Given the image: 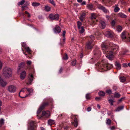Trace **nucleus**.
Here are the masks:
<instances>
[{"label":"nucleus","mask_w":130,"mask_h":130,"mask_svg":"<svg viewBox=\"0 0 130 130\" xmlns=\"http://www.w3.org/2000/svg\"><path fill=\"white\" fill-rule=\"evenodd\" d=\"M12 70L10 68L5 67L3 68L2 71V75L6 78L11 77L12 75Z\"/></svg>","instance_id":"1"},{"label":"nucleus","mask_w":130,"mask_h":130,"mask_svg":"<svg viewBox=\"0 0 130 130\" xmlns=\"http://www.w3.org/2000/svg\"><path fill=\"white\" fill-rule=\"evenodd\" d=\"M101 63L102 65L101 69H103L104 68H105L107 70H109L112 67V65L109 64L105 62H104L103 61L101 62Z\"/></svg>","instance_id":"2"},{"label":"nucleus","mask_w":130,"mask_h":130,"mask_svg":"<svg viewBox=\"0 0 130 130\" xmlns=\"http://www.w3.org/2000/svg\"><path fill=\"white\" fill-rule=\"evenodd\" d=\"M48 105V102H43L40 106L39 107L37 111V113L38 114L40 113L41 112L43 109H44Z\"/></svg>","instance_id":"3"},{"label":"nucleus","mask_w":130,"mask_h":130,"mask_svg":"<svg viewBox=\"0 0 130 130\" xmlns=\"http://www.w3.org/2000/svg\"><path fill=\"white\" fill-rule=\"evenodd\" d=\"M118 50V48H114L112 49V51H110L108 53L107 56L105 55L106 57H108V56L109 57L111 56H115V55L116 54L117 51Z\"/></svg>","instance_id":"4"},{"label":"nucleus","mask_w":130,"mask_h":130,"mask_svg":"<svg viewBox=\"0 0 130 130\" xmlns=\"http://www.w3.org/2000/svg\"><path fill=\"white\" fill-rule=\"evenodd\" d=\"M36 123L35 122L32 121L29 124L28 129V130H36Z\"/></svg>","instance_id":"5"},{"label":"nucleus","mask_w":130,"mask_h":130,"mask_svg":"<svg viewBox=\"0 0 130 130\" xmlns=\"http://www.w3.org/2000/svg\"><path fill=\"white\" fill-rule=\"evenodd\" d=\"M59 17V15L58 14H50L49 15L50 19L51 20H58Z\"/></svg>","instance_id":"6"},{"label":"nucleus","mask_w":130,"mask_h":130,"mask_svg":"<svg viewBox=\"0 0 130 130\" xmlns=\"http://www.w3.org/2000/svg\"><path fill=\"white\" fill-rule=\"evenodd\" d=\"M8 90L10 92L14 93L16 91V88L14 85H11L8 87Z\"/></svg>","instance_id":"7"},{"label":"nucleus","mask_w":130,"mask_h":130,"mask_svg":"<svg viewBox=\"0 0 130 130\" xmlns=\"http://www.w3.org/2000/svg\"><path fill=\"white\" fill-rule=\"evenodd\" d=\"M94 56L99 57L101 56V53L100 51L98 49H95L94 52Z\"/></svg>","instance_id":"8"},{"label":"nucleus","mask_w":130,"mask_h":130,"mask_svg":"<svg viewBox=\"0 0 130 130\" xmlns=\"http://www.w3.org/2000/svg\"><path fill=\"white\" fill-rule=\"evenodd\" d=\"M33 79L34 77L32 74L29 75L28 77V82L26 84L27 85L29 84H31Z\"/></svg>","instance_id":"9"},{"label":"nucleus","mask_w":130,"mask_h":130,"mask_svg":"<svg viewBox=\"0 0 130 130\" xmlns=\"http://www.w3.org/2000/svg\"><path fill=\"white\" fill-rule=\"evenodd\" d=\"M99 9H101L105 13H107L109 12V11L106 8L102 5H100L98 6Z\"/></svg>","instance_id":"10"},{"label":"nucleus","mask_w":130,"mask_h":130,"mask_svg":"<svg viewBox=\"0 0 130 130\" xmlns=\"http://www.w3.org/2000/svg\"><path fill=\"white\" fill-rule=\"evenodd\" d=\"M93 45L92 44V42H89L86 44V47L88 49H92L93 48Z\"/></svg>","instance_id":"11"},{"label":"nucleus","mask_w":130,"mask_h":130,"mask_svg":"<svg viewBox=\"0 0 130 130\" xmlns=\"http://www.w3.org/2000/svg\"><path fill=\"white\" fill-rule=\"evenodd\" d=\"M26 76V73L25 71H24L21 73L20 75V78L22 79H24Z\"/></svg>","instance_id":"12"},{"label":"nucleus","mask_w":130,"mask_h":130,"mask_svg":"<svg viewBox=\"0 0 130 130\" xmlns=\"http://www.w3.org/2000/svg\"><path fill=\"white\" fill-rule=\"evenodd\" d=\"M25 63L24 62H21L17 70V72H19L20 71V70L22 68L24 67L25 66Z\"/></svg>","instance_id":"13"},{"label":"nucleus","mask_w":130,"mask_h":130,"mask_svg":"<svg viewBox=\"0 0 130 130\" xmlns=\"http://www.w3.org/2000/svg\"><path fill=\"white\" fill-rule=\"evenodd\" d=\"M54 30L55 32L59 33L61 32V29L60 27L57 25L54 29Z\"/></svg>","instance_id":"14"},{"label":"nucleus","mask_w":130,"mask_h":130,"mask_svg":"<svg viewBox=\"0 0 130 130\" xmlns=\"http://www.w3.org/2000/svg\"><path fill=\"white\" fill-rule=\"evenodd\" d=\"M99 23L101 25V28L102 29H104L106 27V24L105 22L102 21H100Z\"/></svg>","instance_id":"15"},{"label":"nucleus","mask_w":130,"mask_h":130,"mask_svg":"<svg viewBox=\"0 0 130 130\" xmlns=\"http://www.w3.org/2000/svg\"><path fill=\"white\" fill-rule=\"evenodd\" d=\"M105 36L109 38H111L113 37L112 34L109 31H106Z\"/></svg>","instance_id":"16"},{"label":"nucleus","mask_w":130,"mask_h":130,"mask_svg":"<svg viewBox=\"0 0 130 130\" xmlns=\"http://www.w3.org/2000/svg\"><path fill=\"white\" fill-rule=\"evenodd\" d=\"M26 88H22L21 90V91L19 93V96L20 97H21V98H26L28 96V95L27 94H26L25 96H20V94L22 92H23V93H24L25 91V89H26Z\"/></svg>","instance_id":"17"},{"label":"nucleus","mask_w":130,"mask_h":130,"mask_svg":"<svg viewBox=\"0 0 130 130\" xmlns=\"http://www.w3.org/2000/svg\"><path fill=\"white\" fill-rule=\"evenodd\" d=\"M66 33V31L65 30L63 31V33H62V36L63 37V42L62 43H60V44L62 46H63V44L64 43V42L65 41V34Z\"/></svg>","instance_id":"18"},{"label":"nucleus","mask_w":130,"mask_h":130,"mask_svg":"<svg viewBox=\"0 0 130 130\" xmlns=\"http://www.w3.org/2000/svg\"><path fill=\"white\" fill-rule=\"evenodd\" d=\"M115 66H116V68L117 70H120L121 69V65L119 63L116 62H115Z\"/></svg>","instance_id":"19"},{"label":"nucleus","mask_w":130,"mask_h":130,"mask_svg":"<svg viewBox=\"0 0 130 130\" xmlns=\"http://www.w3.org/2000/svg\"><path fill=\"white\" fill-rule=\"evenodd\" d=\"M101 47L103 50H106L108 48V46L106 45L105 43H103L101 45Z\"/></svg>","instance_id":"20"},{"label":"nucleus","mask_w":130,"mask_h":130,"mask_svg":"<svg viewBox=\"0 0 130 130\" xmlns=\"http://www.w3.org/2000/svg\"><path fill=\"white\" fill-rule=\"evenodd\" d=\"M93 5L92 4H88L87 5V7L90 10H92L93 8Z\"/></svg>","instance_id":"21"},{"label":"nucleus","mask_w":130,"mask_h":130,"mask_svg":"<svg viewBox=\"0 0 130 130\" xmlns=\"http://www.w3.org/2000/svg\"><path fill=\"white\" fill-rule=\"evenodd\" d=\"M118 17L122 18H126L127 17V16L126 15L123 14L121 12L118 13Z\"/></svg>","instance_id":"22"},{"label":"nucleus","mask_w":130,"mask_h":130,"mask_svg":"<svg viewBox=\"0 0 130 130\" xmlns=\"http://www.w3.org/2000/svg\"><path fill=\"white\" fill-rule=\"evenodd\" d=\"M114 97L116 98H119L121 96V95L117 92L114 93Z\"/></svg>","instance_id":"23"},{"label":"nucleus","mask_w":130,"mask_h":130,"mask_svg":"<svg viewBox=\"0 0 130 130\" xmlns=\"http://www.w3.org/2000/svg\"><path fill=\"white\" fill-rule=\"evenodd\" d=\"M121 37L122 39H127L126 36V32H123L121 34Z\"/></svg>","instance_id":"24"},{"label":"nucleus","mask_w":130,"mask_h":130,"mask_svg":"<svg viewBox=\"0 0 130 130\" xmlns=\"http://www.w3.org/2000/svg\"><path fill=\"white\" fill-rule=\"evenodd\" d=\"M124 108V106L123 105H122L121 106H120L118 107L116 110V111H119L121 110H122Z\"/></svg>","instance_id":"25"},{"label":"nucleus","mask_w":130,"mask_h":130,"mask_svg":"<svg viewBox=\"0 0 130 130\" xmlns=\"http://www.w3.org/2000/svg\"><path fill=\"white\" fill-rule=\"evenodd\" d=\"M51 7L49 6H45L44 7L45 10L47 12L50 11Z\"/></svg>","instance_id":"26"},{"label":"nucleus","mask_w":130,"mask_h":130,"mask_svg":"<svg viewBox=\"0 0 130 130\" xmlns=\"http://www.w3.org/2000/svg\"><path fill=\"white\" fill-rule=\"evenodd\" d=\"M115 7L114 10V11L115 12H117L119 10L120 8L118 7V5H116L115 6Z\"/></svg>","instance_id":"27"},{"label":"nucleus","mask_w":130,"mask_h":130,"mask_svg":"<svg viewBox=\"0 0 130 130\" xmlns=\"http://www.w3.org/2000/svg\"><path fill=\"white\" fill-rule=\"evenodd\" d=\"M99 95L101 96H104L105 94V93L103 91H100L98 93Z\"/></svg>","instance_id":"28"},{"label":"nucleus","mask_w":130,"mask_h":130,"mask_svg":"<svg viewBox=\"0 0 130 130\" xmlns=\"http://www.w3.org/2000/svg\"><path fill=\"white\" fill-rule=\"evenodd\" d=\"M54 123L55 122L54 120L50 119L48 120V123L49 125H51L54 124Z\"/></svg>","instance_id":"29"},{"label":"nucleus","mask_w":130,"mask_h":130,"mask_svg":"<svg viewBox=\"0 0 130 130\" xmlns=\"http://www.w3.org/2000/svg\"><path fill=\"white\" fill-rule=\"evenodd\" d=\"M120 81L122 82H125L126 80V78L124 76H122L120 78Z\"/></svg>","instance_id":"30"},{"label":"nucleus","mask_w":130,"mask_h":130,"mask_svg":"<svg viewBox=\"0 0 130 130\" xmlns=\"http://www.w3.org/2000/svg\"><path fill=\"white\" fill-rule=\"evenodd\" d=\"M122 28L121 26H118L117 27L116 30L118 32H120L122 30Z\"/></svg>","instance_id":"31"},{"label":"nucleus","mask_w":130,"mask_h":130,"mask_svg":"<svg viewBox=\"0 0 130 130\" xmlns=\"http://www.w3.org/2000/svg\"><path fill=\"white\" fill-rule=\"evenodd\" d=\"M109 103L110 104L111 106L113 105V103L115 102V101H113L112 99H109L108 100Z\"/></svg>","instance_id":"32"},{"label":"nucleus","mask_w":130,"mask_h":130,"mask_svg":"<svg viewBox=\"0 0 130 130\" xmlns=\"http://www.w3.org/2000/svg\"><path fill=\"white\" fill-rule=\"evenodd\" d=\"M73 124L74 126L75 127H76L78 125V122L77 119H75L74 120V122L72 123Z\"/></svg>","instance_id":"33"},{"label":"nucleus","mask_w":130,"mask_h":130,"mask_svg":"<svg viewBox=\"0 0 130 130\" xmlns=\"http://www.w3.org/2000/svg\"><path fill=\"white\" fill-rule=\"evenodd\" d=\"M26 89H27V91L29 92V94H27L29 95L31 93H32L33 92V90L32 89H30L29 88H26Z\"/></svg>","instance_id":"34"},{"label":"nucleus","mask_w":130,"mask_h":130,"mask_svg":"<svg viewBox=\"0 0 130 130\" xmlns=\"http://www.w3.org/2000/svg\"><path fill=\"white\" fill-rule=\"evenodd\" d=\"M4 123V120L3 118H2L0 120V127L2 126Z\"/></svg>","instance_id":"35"},{"label":"nucleus","mask_w":130,"mask_h":130,"mask_svg":"<svg viewBox=\"0 0 130 130\" xmlns=\"http://www.w3.org/2000/svg\"><path fill=\"white\" fill-rule=\"evenodd\" d=\"M76 59L73 60L71 63V65L73 66H74L76 65Z\"/></svg>","instance_id":"36"},{"label":"nucleus","mask_w":130,"mask_h":130,"mask_svg":"<svg viewBox=\"0 0 130 130\" xmlns=\"http://www.w3.org/2000/svg\"><path fill=\"white\" fill-rule=\"evenodd\" d=\"M25 49L26 50L27 52L29 54H31L30 52H31V51L29 47H26Z\"/></svg>","instance_id":"37"},{"label":"nucleus","mask_w":130,"mask_h":130,"mask_svg":"<svg viewBox=\"0 0 130 130\" xmlns=\"http://www.w3.org/2000/svg\"><path fill=\"white\" fill-rule=\"evenodd\" d=\"M45 113H46V111H42V112L41 116L40 117H38V118L40 119V118H41L42 117H43L44 116H45Z\"/></svg>","instance_id":"38"},{"label":"nucleus","mask_w":130,"mask_h":130,"mask_svg":"<svg viewBox=\"0 0 130 130\" xmlns=\"http://www.w3.org/2000/svg\"><path fill=\"white\" fill-rule=\"evenodd\" d=\"M86 98L87 100H89L90 99V94L89 93H87L86 95Z\"/></svg>","instance_id":"39"},{"label":"nucleus","mask_w":130,"mask_h":130,"mask_svg":"<svg viewBox=\"0 0 130 130\" xmlns=\"http://www.w3.org/2000/svg\"><path fill=\"white\" fill-rule=\"evenodd\" d=\"M25 2V0H22L21 1L19 2L18 4V6L22 5Z\"/></svg>","instance_id":"40"},{"label":"nucleus","mask_w":130,"mask_h":130,"mask_svg":"<svg viewBox=\"0 0 130 130\" xmlns=\"http://www.w3.org/2000/svg\"><path fill=\"white\" fill-rule=\"evenodd\" d=\"M96 59H95V57H92L91 58L90 61L91 62L93 63L96 61Z\"/></svg>","instance_id":"41"},{"label":"nucleus","mask_w":130,"mask_h":130,"mask_svg":"<svg viewBox=\"0 0 130 130\" xmlns=\"http://www.w3.org/2000/svg\"><path fill=\"white\" fill-rule=\"evenodd\" d=\"M49 2L53 5L54 7L56 6V5L53 0H49Z\"/></svg>","instance_id":"42"},{"label":"nucleus","mask_w":130,"mask_h":130,"mask_svg":"<svg viewBox=\"0 0 130 130\" xmlns=\"http://www.w3.org/2000/svg\"><path fill=\"white\" fill-rule=\"evenodd\" d=\"M40 5V3H37L33 2L32 3V5L34 6H37Z\"/></svg>","instance_id":"43"},{"label":"nucleus","mask_w":130,"mask_h":130,"mask_svg":"<svg viewBox=\"0 0 130 130\" xmlns=\"http://www.w3.org/2000/svg\"><path fill=\"white\" fill-rule=\"evenodd\" d=\"M80 28L81 29V30H79L80 33V34L83 33L85 30L84 29V27L83 26H82Z\"/></svg>","instance_id":"44"},{"label":"nucleus","mask_w":130,"mask_h":130,"mask_svg":"<svg viewBox=\"0 0 130 130\" xmlns=\"http://www.w3.org/2000/svg\"><path fill=\"white\" fill-rule=\"evenodd\" d=\"M77 27L78 29H80V26L81 25H82V23L81 22H80L78 21L77 22Z\"/></svg>","instance_id":"45"},{"label":"nucleus","mask_w":130,"mask_h":130,"mask_svg":"<svg viewBox=\"0 0 130 130\" xmlns=\"http://www.w3.org/2000/svg\"><path fill=\"white\" fill-rule=\"evenodd\" d=\"M111 123V121L110 119H108L107 120L106 124L108 125H110Z\"/></svg>","instance_id":"46"},{"label":"nucleus","mask_w":130,"mask_h":130,"mask_svg":"<svg viewBox=\"0 0 130 130\" xmlns=\"http://www.w3.org/2000/svg\"><path fill=\"white\" fill-rule=\"evenodd\" d=\"M106 92L109 94L112 93V91L110 89L107 90L106 91Z\"/></svg>","instance_id":"47"},{"label":"nucleus","mask_w":130,"mask_h":130,"mask_svg":"<svg viewBox=\"0 0 130 130\" xmlns=\"http://www.w3.org/2000/svg\"><path fill=\"white\" fill-rule=\"evenodd\" d=\"M91 18L92 19H96L95 15L94 13H92L91 14Z\"/></svg>","instance_id":"48"},{"label":"nucleus","mask_w":130,"mask_h":130,"mask_svg":"<svg viewBox=\"0 0 130 130\" xmlns=\"http://www.w3.org/2000/svg\"><path fill=\"white\" fill-rule=\"evenodd\" d=\"M45 116L46 117H48L50 115V112L49 111H46Z\"/></svg>","instance_id":"49"},{"label":"nucleus","mask_w":130,"mask_h":130,"mask_svg":"<svg viewBox=\"0 0 130 130\" xmlns=\"http://www.w3.org/2000/svg\"><path fill=\"white\" fill-rule=\"evenodd\" d=\"M28 5V2H27L26 3V4H25L24 5L25 6H22V11H23L25 9L24 8L26 7Z\"/></svg>","instance_id":"50"},{"label":"nucleus","mask_w":130,"mask_h":130,"mask_svg":"<svg viewBox=\"0 0 130 130\" xmlns=\"http://www.w3.org/2000/svg\"><path fill=\"white\" fill-rule=\"evenodd\" d=\"M116 22H115L113 20H112L111 22V24L113 26H115Z\"/></svg>","instance_id":"51"},{"label":"nucleus","mask_w":130,"mask_h":130,"mask_svg":"<svg viewBox=\"0 0 130 130\" xmlns=\"http://www.w3.org/2000/svg\"><path fill=\"white\" fill-rule=\"evenodd\" d=\"M124 98H122L121 99H120L119 100H118V102L117 103L118 104H119L120 102H121L124 99Z\"/></svg>","instance_id":"52"},{"label":"nucleus","mask_w":130,"mask_h":130,"mask_svg":"<svg viewBox=\"0 0 130 130\" xmlns=\"http://www.w3.org/2000/svg\"><path fill=\"white\" fill-rule=\"evenodd\" d=\"M25 13L28 15L27 17L28 18H30V14L27 11H26L25 12Z\"/></svg>","instance_id":"53"},{"label":"nucleus","mask_w":130,"mask_h":130,"mask_svg":"<svg viewBox=\"0 0 130 130\" xmlns=\"http://www.w3.org/2000/svg\"><path fill=\"white\" fill-rule=\"evenodd\" d=\"M26 44L25 43H23L22 45V47H23L25 49H26Z\"/></svg>","instance_id":"54"},{"label":"nucleus","mask_w":130,"mask_h":130,"mask_svg":"<svg viewBox=\"0 0 130 130\" xmlns=\"http://www.w3.org/2000/svg\"><path fill=\"white\" fill-rule=\"evenodd\" d=\"M85 18V17L82 16L81 15L80 17L79 18L80 20L82 21H83L84 20V18Z\"/></svg>","instance_id":"55"},{"label":"nucleus","mask_w":130,"mask_h":130,"mask_svg":"<svg viewBox=\"0 0 130 130\" xmlns=\"http://www.w3.org/2000/svg\"><path fill=\"white\" fill-rule=\"evenodd\" d=\"M122 65L123 67L124 68H126L128 67V64L127 63H123Z\"/></svg>","instance_id":"56"},{"label":"nucleus","mask_w":130,"mask_h":130,"mask_svg":"<svg viewBox=\"0 0 130 130\" xmlns=\"http://www.w3.org/2000/svg\"><path fill=\"white\" fill-rule=\"evenodd\" d=\"M31 62L30 61H28L27 63L28 65H30L31 64Z\"/></svg>","instance_id":"57"},{"label":"nucleus","mask_w":130,"mask_h":130,"mask_svg":"<svg viewBox=\"0 0 130 130\" xmlns=\"http://www.w3.org/2000/svg\"><path fill=\"white\" fill-rule=\"evenodd\" d=\"M3 66V64L2 62L1 61V60H0V70H1L2 67Z\"/></svg>","instance_id":"58"},{"label":"nucleus","mask_w":130,"mask_h":130,"mask_svg":"<svg viewBox=\"0 0 130 130\" xmlns=\"http://www.w3.org/2000/svg\"><path fill=\"white\" fill-rule=\"evenodd\" d=\"M91 107H89L87 108V110L89 112L91 110Z\"/></svg>","instance_id":"59"},{"label":"nucleus","mask_w":130,"mask_h":130,"mask_svg":"<svg viewBox=\"0 0 130 130\" xmlns=\"http://www.w3.org/2000/svg\"><path fill=\"white\" fill-rule=\"evenodd\" d=\"M63 70V68L62 67L61 68L60 70H59V73H61V72H62Z\"/></svg>","instance_id":"60"},{"label":"nucleus","mask_w":130,"mask_h":130,"mask_svg":"<svg viewBox=\"0 0 130 130\" xmlns=\"http://www.w3.org/2000/svg\"><path fill=\"white\" fill-rule=\"evenodd\" d=\"M111 130H113L114 129H116V127L114 126H113L110 128Z\"/></svg>","instance_id":"61"},{"label":"nucleus","mask_w":130,"mask_h":130,"mask_svg":"<svg viewBox=\"0 0 130 130\" xmlns=\"http://www.w3.org/2000/svg\"><path fill=\"white\" fill-rule=\"evenodd\" d=\"M86 4V2L85 1H83L82 2L81 4V5H85Z\"/></svg>","instance_id":"62"},{"label":"nucleus","mask_w":130,"mask_h":130,"mask_svg":"<svg viewBox=\"0 0 130 130\" xmlns=\"http://www.w3.org/2000/svg\"><path fill=\"white\" fill-rule=\"evenodd\" d=\"M113 57H107L108 59L110 60H112L113 59Z\"/></svg>","instance_id":"63"},{"label":"nucleus","mask_w":130,"mask_h":130,"mask_svg":"<svg viewBox=\"0 0 130 130\" xmlns=\"http://www.w3.org/2000/svg\"><path fill=\"white\" fill-rule=\"evenodd\" d=\"M101 99L100 97H96L95 98V100L97 101H99Z\"/></svg>","instance_id":"64"}]
</instances>
